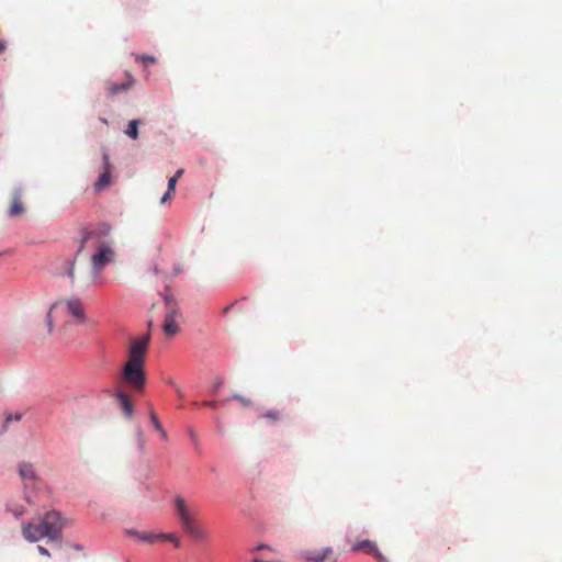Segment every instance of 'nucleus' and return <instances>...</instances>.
Wrapping results in <instances>:
<instances>
[{
    "instance_id": "nucleus-1",
    "label": "nucleus",
    "mask_w": 562,
    "mask_h": 562,
    "mask_svg": "<svg viewBox=\"0 0 562 562\" xmlns=\"http://www.w3.org/2000/svg\"><path fill=\"white\" fill-rule=\"evenodd\" d=\"M112 226L101 222L89 224L79 228V247L75 254V260L86 248L91 247L95 252L91 256V266L94 277H99L102 269L114 260L113 244L109 239Z\"/></svg>"
},
{
    "instance_id": "nucleus-2",
    "label": "nucleus",
    "mask_w": 562,
    "mask_h": 562,
    "mask_svg": "<svg viewBox=\"0 0 562 562\" xmlns=\"http://www.w3.org/2000/svg\"><path fill=\"white\" fill-rule=\"evenodd\" d=\"M150 337L145 335L130 340L127 360L121 372L122 381L135 392L142 393L146 385L145 361Z\"/></svg>"
},
{
    "instance_id": "nucleus-3",
    "label": "nucleus",
    "mask_w": 562,
    "mask_h": 562,
    "mask_svg": "<svg viewBox=\"0 0 562 562\" xmlns=\"http://www.w3.org/2000/svg\"><path fill=\"white\" fill-rule=\"evenodd\" d=\"M63 519L58 512H47L38 521H30L22 525V535L30 542H37L47 538L49 541H58L61 537Z\"/></svg>"
},
{
    "instance_id": "nucleus-4",
    "label": "nucleus",
    "mask_w": 562,
    "mask_h": 562,
    "mask_svg": "<svg viewBox=\"0 0 562 562\" xmlns=\"http://www.w3.org/2000/svg\"><path fill=\"white\" fill-rule=\"evenodd\" d=\"M175 507L183 529L196 521L195 509L182 496L175 497Z\"/></svg>"
},
{
    "instance_id": "nucleus-5",
    "label": "nucleus",
    "mask_w": 562,
    "mask_h": 562,
    "mask_svg": "<svg viewBox=\"0 0 562 562\" xmlns=\"http://www.w3.org/2000/svg\"><path fill=\"white\" fill-rule=\"evenodd\" d=\"M67 312L80 323L86 321L85 308L82 302L78 297L69 299L65 302Z\"/></svg>"
},
{
    "instance_id": "nucleus-6",
    "label": "nucleus",
    "mask_w": 562,
    "mask_h": 562,
    "mask_svg": "<svg viewBox=\"0 0 562 562\" xmlns=\"http://www.w3.org/2000/svg\"><path fill=\"white\" fill-rule=\"evenodd\" d=\"M179 315V311L173 307L166 314L162 329L167 336H175L179 333V326L176 322Z\"/></svg>"
},
{
    "instance_id": "nucleus-7",
    "label": "nucleus",
    "mask_w": 562,
    "mask_h": 562,
    "mask_svg": "<svg viewBox=\"0 0 562 562\" xmlns=\"http://www.w3.org/2000/svg\"><path fill=\"white\" fill-rule=\"evenodd\" d=\"M333 554L330 547H324L319 550H306L302 552V557L310 562H324Z\"/></svg>"
},
{
    "instance_id": "nucleus-8",
    "label": "nucleus",
    "mask_w": 562,
    "mask_h": 562,
    "mask_svg": "<svg viewBox=\"0 0 562 562\" xmlns=\"http://www.w3.org/2000/svg\"><path fill=\"white\" fill-rule=\"evenodd\" d=\"M115 396L125 418L131 419L134 415V406L130 396L122 391L117 392Z\"/></svg>"
},
{
    "instance_id": "nucleus-9",
    "label": "nucleus",
    "mask_w": 562,
    "mask_h": 562,
    "mask_svg": "<svg viewBox=\"0 0 562 562\" xmlns=\"http://www.w3.org/2000/svg\"><path fill=\"white\" fill-rule=\"evenodd\" d=\"M103 161H104L105 170L94 183V188L98 191L103 190L104 188H106L110 184V178H111L110 159H109V155L106 153L103 154Z\"/></svg>"
},
{
    "instance_id": "nucleus-10",
    "label": "nucleus",
    "mask_w": 562,
    "mask_h": 562,
    "mask_svg": "<svg viewBox=\"0 0 562 562\" xmlns=\"http://www.w3.org/2000/svg\"><path fill=\"white\" fill-rule=\"evenodd\" d=\"M126 78L127 80L123 83H110L109 87H108V91H109V94L110 95H115V94H119L121 92H125L127 91L130 88H132L135 83V79L134 77L130 74V72H126Z\"/></svg>"
},
{
    "instance_id": "nucleus-11",
    "label": "nucleus",
    "mask_w": 562,
    "mask_h": 562,
    "mask_svg": "<svg viewBox=\"0 0 562 562\" xmlns=\"http://www.w3.org/2000/svg\"><path fill=\"white\" fill-rule=\"evenodd\" d=\"M352 550L353 551L364 550L366 552L375 555L380 560V562H385V559L383 558L381 552L378 550L376 546L370 540H363V541L356 543L352 547Z\"/></svg>"
},
{
    "instance_id": "nucleus-12",
    "label": "nucleus",
    "mask_w": 562,
    "mask_h": 562,
    "mask_svg": "<svg viewBox=\"0 0 562 562\" xmlns=\"http://www.w3.org/2000/svg\"><path fill=\"white\" fill-rule=\"evenodd\" d=\"M188 535L196 540H206L207 533L201 527L198 526L196 521L183 529Z\"/></svg>"
},
{
    "instance_id": "nucleus-13",
    "label": "nucleus",
    "mask_w": 562,
    "mask_h": 562,
    "mask_svg": "<svg viewBox=\"0 0 562 562\" xmlns=\"http://www.w3.org/2000/svg\"><path fill=\"white\" fill-rule=\"evenodd\" d=\"M20 474L23 480L30 481L32 485L35 483L36 474H35V471H34L32 464H30V463L21 464Z\"/></svg>"
},
{
    "instance_id": "nucleus-14",
    "label": "nucleus",
    "mask_w": 562,
    "mask_h": 562,
    "mask_svg": "<svg viewBox=\"0 0 562 562\" xmlns=\"http://www.w3.org/2000/svg\"><path fill=\"white\" fill-rule=\"evenodd\" d=\"M23 212H24V206L20 199V195H18L16 192H14L11 205L9 207V215L16 216V215L22 214Z\"/></svg>"
},
{
    "instance_id": "nucleus-15",
    "label": "nucleus",
    "mask_w": 562,
    "mask_h": 562,
    "mask_svg": "<svg viewBox=\"0 0 562 562\" xmlns=\"http://www.w3.org/2000/svg\"><path fill=\"white\" fill-rule=\"evenodd\" d=\"M140 124V121L139 120H132L130 123H128V126L125 131V134L131 137L132 139H137L138 138V126Z\"/></svg>"
},
{
    "instance_id": "nucleus-16",
    "label": "nucleus",
    "mask_w": 562,
    "mask_h": 562,
    "mask_svg": "<svg viewBox=\"0 0 562 562\" xmlns=\"http://www.w3.org/2000/svg\"><path fill=\"white\" fill-rule=\"evenodd\" d=\"M128 532L131 535L136 536L142 541L154 542V541L158 540L157 535L153 533V532H137V531H133V530H130Z\"/></svg>"
},
{
    "instance_id": "nucleus-17",
    "label": "nucleus",
    "mask_w": 562,
    "mask_h": 562,
    "mask_svg": "<svg viewBox=\"0 0 562 562\" xmlns=\"http://www.w3.org/2000/svg\"><path fill=\"white\" fill-rule=\"evenodd\" d=\"M136 61H142L144 66L153 65L157 63V59L155 56L151 55H135Z\"/></svg>"
},
{
    "instance_id": "nucleus-18",
    "label": "nucleus",
    "mask_w": 562,
    "mask_h": 562,
    "mask_svg": "<svg viewBox=\"0 0 562 562\" xmlns=\"http://www.w3.org/2000/svg\"><path fill=\"white\" fill-rule=\"evenodd\" d=\"M149 418H150V422H151L154 428L156 430H161L162 425H161L160 420L158 419V416H157L155 409L151 406L149 407Z\"/></svg>"
},
{
    "instance_id": "nucleus-19",
    "label": "nucleus",
    "mask_w": 562,
    "mask_h": 562,
    "mask_svg": "<svg viewBox=\"0 0 562 562\" xmlns=\"http://www.w3.org/2000/svg\"><path fill=\"white\" fill-rule=\"evenodd\" d=\"M21 418H22V414H21V413L8 414V415L5 416L4 423H5V425H8L9 423H11V422H13V420H14V422H19V420H21Z\"/></svg>"
},
{
    "instance_id": "nucleus-20",
    "label": "nucleus",
    "mask_w": 562,
    "mask_h": 562,
    "mask_svg": "<svg viewBox=\"0 0 562 562\" xmlns=\"http://www.w3.org/2000/svg\"><path fill=\"white\" fill-rule=\"evenodd\" d=\"M173 194H175V191L167 190V192L160 199V203L165 204L167 202H170L173 198Z\"/></svg>"
},
{
    "instance_id": "nucleus-21",
    "label": "nucleus",
    "mask_w": 562,
    "mask_h": 562,
    "mask_svg": "<svg viewBox=\"0 0 562 562\" xmlns=\"http://www.w3.org/2000/svg\"><path fill=\"white\" fill-rule=\"evenodd\" d=\"M57 305V303L53 304L49 308V312L47 313V316H46V323H47V326H48V329L49 331H52V328H53V318H52V310Z\"/></svg>"
},
{
    "instance_id": "nucleus-22",
    "label": "nucleus",
    "mask_w": 562,
    "mask_h": 562,
    "mask_svg": "<svg viewBox=\"0 0 562 562\" xmlns=\"http://www.w3.org/2000/svg\"><path fill=\"white\" fill-rule=\"evenodd\" d=\"M265 417L273 419V420H278L280 418V413L277 411L268 412L265 414Z\"/></svg>"
},
{
    "instance_id": "nucleus-23",
    "label": "nucleus",
    "mask_w": 562,
    "mask_h": 562,
    "mask_svg": "<svg viewBox=\"0 0 562 562\" xmlns=\"http://www.w3.org/2000/svg\"><path fill=\"white\" fill-rule=\"evenodd\" d=\"M158 540H173L175 535L173 533H157Z\"/></svg>"
},
{
    "instance_id": "nucleus-24",
    "label": "nucleus",
    "mask_w": 562,
    "mask_h": 562,
    "mask_svg": "<svg viewBox=\"0 0 562 562\" xmlns=\"http://www.w3.org/2000/svg\"><path fill=\"white\" fill-rule=\"evenodd\" d=\"M176 184H177V180L173 177L169 178L167 190L176 191Z\"/></svg>"
},
{
    "instance_id": "nucleus-25",
    "label": "nucleus",
    "mask_w": 562,
    "mask_h": 562,
    "mask_svg": "<svg viewBox=\"0 0 562 562\" xmlns=\"http://www.w3.org/2000/svg\"><path fill=\"white\" fill-rule=\"evenodd\" d=\"M233 398L238 400L245 406L250 405V403H251L250 400L245 398V397L239 396V395H234Z\"/></svg>"
},
{
    "instance_id": "nucleus-26",
    "label": "nucleus",
    "mask_w": 562,
    "mask_h": 562,
    "mask_svg": "<svg viewBox=\"0 0 562 562\" xmlns=\"http://www.w3.org/2000/svg\"><path fill=\"white\" fill-rule=\"evenodd\" d=\"M13 515L19 518L20 516H22L24 514V509H23V506H18L16 508H14L12 510Z\"/></svg>"
},
{
    "instance_id": "nucleus-27",
    "label": "nucleus",
    "mask_w": 562,
    "mask_h": 562,
    "mask_svg": "<svg viewBox=\"0 0 562 562\" xmlns=\"http://www.w3.org/2000/svg\"><path fill=\"white\" fill-rule=\"evenodd\" d=\"M172 270H173V276H178L183 271V268L180 263H176L173 266Z\"/></svg>"
},
{
    "instance_id": "nucleus-28",
    "label": "nucleus",
    "mask_w": 562,
    "mask_h": 562,
    "mask_svg": "<svg viewBox=\"0 0 562 562\" xmlns=\"http://www.w3.org/2000/svg\"><path fill=\"white\" fill-rule=\"evenodd\" d=\"M37 550H38V552H40L42 555H44V557H50V553L48 552V550H47L46 548H44V547H42V546H38V547H37Z\"/></svg>"
},
{
    "instance_id": "nucleus-29",
    "label": "nucleus",
    "mask_w": 562,
    "mask_h": 562,
    "mask_svg": "<svg viewBox=\"0 0 562 562\" xmlns=\"http://www.w3.org/2000/svg\"><path fill=\"white\" fill-rule=\"evenodd\" d=\"M68 277L71 280V282L75 281V267H74V263L71 265V267L68 270Z\"/></svg>"
},
{
    "instance_id": "nucleus-30",
    "label": "nucleus",
    "mask_w": 562,
    "mask_h": 562,
    "mask_svg": "<svg viewBox=\"0 0 562 562\" xmlns=\"http://www.w3.org/2000/svg\"><path fill=\"white\" fill-rule=\"evenodd\" d=\"M202 405L215 408L217 406V402L216 401H205L202 403Z\"/></svg>"
},
{
    "instance_id": "nucleus-31",
    "label": "nucleus",
    "mask_w": 562,
    "mask_h": 562,
    "mask_svg": "<svg viewBox=\"0 0 562 562\" xmlns=\"http://www.w3.org/2000/svg\"><path fill=\"white\" fill-rule=\"evenodd\" d=\"M222 383H223V381L221 379L217 380V382L215 383V385L213 387V393H216L220 390Z\"/></svg>"
},
{
    "instance_id": "nucleus-32",
    "label": "nucleus",
    "mask_w": 562,
    "mask_h": 562,
    "mask_svg": "<svg viewBox=\"0 0 562 562\" xmlns=\"http://www.w3.org/2000/svg\"><path fill=\"white\" fill-rule=\"evenodd\" d=\"M183 175V169H179L176 171V173L172 176L177 181L179 178Z\"/></svg>"
},
{
    "instance_id": "nucleus-33",
    "label": "nucleus",
    "mask_w": 562,
    "mask_h": 562,
    "mask_svg": "<svg viewBox=\"0 0 562 562\" xmlns=\"http://www.w3.org/2000/svg\"><path fill=\"white\" fill-rule=\"evenodd\" d=\"M157 431L160 434V437H161L162 439H165V440L167 439V432H166V430L164 429V427H161V430H157Z\"/></svg>"
},
{
    "instance_id": "nucleus-34",
    "label": "nucleus",
    "mask_w": 562,
    "mask_h": 562,
    "mask_svg": "<svg viewBox=\"0 0 562 562\" xmlns=\"http://www.w3.org/2000/svg\"><path fill=\"white\" fill-rule=\"evenodd\" d=\"M170 541L175 544V547H180V540L176 536H175V539L170 540Z\"/></svg>"
},
{
    "instance_id": "nucleus-35",
    "label": "nucleus",
    "mask_w": 562,
    "mask_h": 562,
    "mask_svg": "<svg viewBox=\"0 0 562 562\" xmlns=\"http://www.w3.org/2000/svg\"><path fill=\"white\" fill-rule=\"evenodd\" d=\"M5 49V43L0 41V54L3 53Z\"/></svg>"
},
{
    "instance_id": "nucleus-36",
    "label": "nucleus",
    "mask_w": 562,
    "mask_h": 562,
    "mask_svg": "<svg viewBox=\"0 0 562 562\" xmlns=\"http://www.w3.org/2000/svg\"><path fill=\"white\" fill-rule=\"evenodd\" d=\"M25 499L27 503L33 504V502L31 499V495L27 492H25Z\"/></svg>"
},
{
    "instance_id": "nucleus-37",
    "label": "nucleus",
    "mask_w": 562,
    "mask_h": 562,
    "mask_svg": "<svg viewBox=\"0 0 562 562\" xmlns=\"http://www.w3.org/2000/svg\"><path fill=\"white\" fill-rule=\"evenodd\" d=\"M72 548L76 549V550H80L81 549V547L79 544H75V546H72Z\"/></svg>"
},
{
    "instance_id": "nucleus-38",
    "label": "nucleus",
    "mask_w": 562,
    "mask_h": 562,
    "mask_svg": "<svg viewBox=\"0 0 562 562\" xmlns=\"http://www.w3.org/2000/svg\"><path fill=\"white\" fill-rule=\"evenodd\" d=\"M166 304L169 305L170 299L168 296L165 297Z\"/></svg>"
},
{
    "instance_id": "nucleus-39",
    "label": "nucleus",
    "mask_w": 562,
    "mask_h": 562,
    "mask_svg": "<svg viewBox=\"0 0 562 562\" xmlns=\"http://www.w3.org/2000/svg\"><path fill=\"white\" fill-rule=\"evenodd\" d=\"M229 308H231V305H229V306H226V307L224 308V313H227Z\"/></svg>"
},
{
    "instance_id": "nucleus-40",
    "label": "nucleus",
    "mask_w": 562,
    "mask_h": 562,
    "mask_svg": "<svg viewBox=\"0 0 562 562\" xmlns=\"http://www.w3.org/2000/svg\"><path fill=\"white\" fill-rule=\"evenodd\" d=\"M263 548H266V546H265V544H260V546H258V547H257V549H258V550H259V549H263Z\"/></svg>"
},
{
    "instance_id": "nucleus-41",
    "label": "nucleus",
    "mask_w": 562,
    "mask_h": 562,
    "mask_svg": "<svg viewBox=\"0 0 562 562\" xmlns=\"http://www.w3.org/2000/svg\"><path fill=\"white\" fill-rule=\"evenodd\" d=\"M176 390L179 393V395L181 396L182 395L181 390L179 387H176Z\"/></svg>"
}]
</instances>
